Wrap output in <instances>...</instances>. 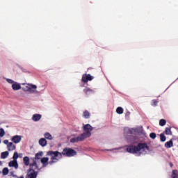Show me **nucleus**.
Listing matches in <instances>:
<instances>
[{
  "label": "nucleus",
  "mask_w": 178,
  "mask_h": 178,
  "mask_svg": "<svg viewBox=\"0 0 178 178\" xmlns=\"http://www.w3.org/2000/svg\"><path fill=\"white\" fill-rule=\"evenodd\" d=\"M91 80H94V76L90 74H85L82 76L81 81L83 83H88V81H91Z\"/></svg>",
  "instance_id": "obj_5"
},
{
  "label": "nucleus",
  "mask_w": 178,
  "mask_h": 178,
  "mask_svg": "<svg viewBox=\"0 0 178 178\" xmlns=\"http://www.w3.org/2000/svg\"><path fill=\"white\" fill-rule=\"evenodd\" d=\"M94 130V127H92L90 124H83V131L84 133L81 134L84 138H88L91 137V132Z\"/></svg>",
  "instance_id": "obj_3"
},
{
  "label": "nucleus",
  "mask_w": 178,
  "mask_h": 178,
  "mask_svg": "<svg viewBox=\"0 0 178 178\" xmlns=\"http://www.w3.org/2000/svg\"><path fill=\"white\" fill-rule=\"evenodd\" d=\"M10 175H13V172H10Z\"/></svg>",
  "instance_id": "obj_38"
},
{
  "label": "nucleus",
  "mask_w": 178,
  "mask_h": 178,
  "mask_svg": "<svg viewBox=\"0 0 178 178\" xmlns=\"http://www.w3.org/2000/svg\"><path fill=\"white\" fill-rule=\"evenodd\" d=\"M6 81L9 83V84H13L15 81L10 79H7Z\"/></svg>",
  "instance_id": "obj_33"
},
{
  "label": "nucleus",
  "mask_w": 178,
  "mask_h": 178,
  "mask_svg": "<svg viewBox=\"0 0 178 178\" xmlns=\"http://www.w3.org/2000/svg\"><path fill=\"white\" fill-rule=\"evenodd\" d=\"M159 124H160V126H161V127L165 126V124H166V120H165V119H161V120H160V121H159Z\"/></svg>",
  "instance_id": "obj_29"
},
{
  "label": "nucleus",
  "mask_w": 178,
  "mask_h": 178,
  "mask_svg": "<svg viewBox=\"0 0 178 178\" xmlns=\"http://www.w3.org/2000/svg\"><path fill=\"white\" fill-rule=\"evenodd\" d=\"M83 118H85V119H90V112H88V111H83Z\"/></svg>",
  "instance_id": "obj_22"
},
{
  "label": "nucleus",
  "mask_w": 178,
  "mask_h": 178,
  "mask_svg": "<svg viewBox=\"0 0 178 178\" xmlns=\"http://www.w3.org/2000/svg\"><path fill=\"white\" fill-rule=\"evenodd\" d=\"M141 149H147V151H149V146L144 143H138L137 146L131 145L127 147V152H129V154H138Z\"/></svg>",
  "instance_id": "obj_1"
},
{
  "label": "nucleus",
  "mask_w": 178,
  "mask_h": 178,
  "mask_svg": "<svg viewBox=\"0 0 178 178\" xmlns=\"http://www.w3.org/2000/svg\"><path fill=\"white\" fill-rule=\"evenodd\" d=\"M170 168H173V163H170Z\"/></svg>",
  "instance_id": "obj_37"
},
{
  "label": "nucleus",
  "mask_w": 178,
  "mask_h": 178,
  "mask_svg": "<svg viewBox=\"0 0 178 178\" xmlns=\"http://www.w3.org/2000/svg\"><path fill=\"white\" fill-rule=\"evenodd\" d=\"M1 156L2 159H5L6 158H8V156H9V152H2Z\"/></svg>",
  "instance_id": "obj_26"
},
{
  "label": "nucleus",
  "mask_w": 178,
  "mask_h": 178,
  "mask_svg": "<svg viewBox=\"0 0 178 178\" xmlns=\"http://www.w3.org/2000/svg\"><path fill=\"white\" fill-rule=\"evenodd\" d=\"M160 140L161 143H165L166 141V136H165V134H160Z\"/></svg>",
  "instance_id": "obj_25"
},
{
  "label": "nucleus",
  "mask_w": 178,
  "mask_h": 178,
  "mask_svg": "<svg viewBox=\"0 0 178 178\" xmlns=\"http://www.w3.org/2000/svg\"><path fill=\"white\" fill-rule=\"evenodd\" d=\"M22 72H24V73H30V72H28L27 70L24 69V68H21Z\"/></svg>",
  "instance_id": "obj_36"
},
{
  "label": "nucleus",
  "mask_w": 178,
  "mask_h": 178,
  "mask_svg": "<svg viewBox=\"0 0 178 178\" xmlns=\"http://www.w3.org/2000/svg\"><path fill=\"white\" fill-rule=\"evenodd\" d=\"M29 166L30 168L28 169V170H31V171L35 172V170L38 169V165H37V161H35V160H33V163H31Z\"/></svg>",
  "instance_id": "obj_10"
},
{
  "label": "nucleus",
  "mask_w": 178,
  "mask_h": 178,
  "mask_svg": "<svg viewBox=\"0 0 178 178\" xmlns=\"http://www.w3.org/2000/svg\"><path fill=\"white\" fill-rule=\"evenodd\" d=\"M49 158L48 157H43L41 159L40 162L42 164L43 168H47L48 165H49Z\"/></svg>",
  "instance_id": "obj_9"
},
{
  "label": "nucleus",
  "mask_w": 178,
  "mask_h": 178,
  "mask_svg": "<svg viewBox=\"0 0 178 178\" xmlns=\"http://www.w3.org/2000/svg\"><path fill=\"white\" fill-rule=\"evenodd\" d=\"M19 178H24V177H20Z\"/></svg>",
  "instance_id": "obj_39"
},
{
  "label": "nucleus",
  "mask_w": 178,
  "mask_h": 178,
  "mask_svg": "<svg viewBox=\"0 0 178 178\" xmlns=\"http://www.w3.org/2000/svg\"><path fill=\"white\" fill-rule=\"evenodd\" d=\"M150 138H152V140H155L156 138V134L152 132L149 134Z\"/></svg>",
  "instance_id": "obj_31"
},
{
  "label": "nucleus",
  "mask_w": 178,
  "mask_h": 178,
  "mask_svg": "<svg viewBox=\"0 0 178 178\" xmlns=\"http://www.w3.org/2000/svg\"><path fill=\"white\" fill-rule=\"evenodd\" d=\"M8 151H15L16 149V145L13 144V143L10 142L7 146Z\"/></svg>",
  "instance_id": "obj_15"
},
{
  "label": "nucleus",
  "mask_w": 178,
  "mask_h": 178,
  "mask_svg": "<svg viewBox=\"0 0 178 178\" xmlns=\"http://www.w3.org/2000/svg\"><path fill=\"white\" fill-rule=\"evenodd\" d=\"M84 140H86V138H84V136L82 134H81L78 137L71 138L70 143H79L80 141H84Z\"/></svg>",
  "instance_id": "obj_7"
},
{
  "label": "nucleus",
  "mask_w": 178,
  "mask_h": 178,
  "mask_svg": "<svg viewBox=\"0 0 178 178\" xmlns=\"http://www.w3.org/2000/svg\"><path fill=\"white\" fill-rule=\"evenodd\" d=\"M0 136H1V129H0Z\"/></svg>",
  "instance_id": "obj_40"
},
{
  "label": "nucleus",
  "mask_w": 178,
  "mask_h": 178,
  "mask_svg": "<svg viewBox=\"0 0 178 178\" xmlns=\"http://www.w3.org/2000/svg\"><path fill=\"white\" fill-rule=\"evenodd\" d=\"M44 155L43 152H39L35 155V159H41L42 158V156Z\"/></svg>",
  "instance_id": "obj_21"
},
{
  "label": "nucleus",
  "mask_w": 178,
  "mask_h": 178,
  "mask_svg": "<svg viewBox=\"0 0 178 178\" xmlns=\"http://www.w3.org/2000/svg\"><path fill=\"white\" fill-rule=\"evenodd\" d=\"M13 161H17V158H19V154L17 153V152H15L13 154Z\"/></svg>",
  "instance_id": "obj_32"
},
{
  "label": "nucleus",
  "mask_w": 178,
  "mask_h": 178,
  "mask_svg": "<svg viewBox=\"0 0 178 178\" xmlns=\"http://www.w3.org/2000/svg\"><path fill=\"white\" fill-rule=\"evenodd\" d=\"M47 144V139L42 138L39 140V145L41 147H46Z\"/></svg>",
  "instance_id": "obj_16"
},
{
  "label": "nucleus",
  "mask_w": 178,
  "mask_h": 178,
  "mask_svg": "<svg viewBox=\"0 0 178 178\" xmlns=\"http://www.w3.org/2000/svg\"><path fill=\"white\" fill-rule=\"evenodd\" d=\"M23 162L25 166H29V165H30V158H29V156L24 157Z\"/></svg>",
  "instance_id": "obj_19"
},
{
  "label": "nucleus",
  "mask_w": 178,
  "mask_h": 178,
  "mask_svg": "<svg viewBox=\"0 0 178 178\" xmlns=\"http://www.w3.org/2000/svg\"><path fill=\"white\" fill-rule=\"evenodd\" d=\"M163 134H165L166 136H172V130L170 128L166 127L165 131Z\"/></svg>",
  "instance_id": "obj_20"
},
{
  "label": "nucleus",
  "mask_w": 178,
  "mask_h": 178,
  "mask_svg": "<svg viewBox=\"0 0 178 178\" xmlns=\"http://www.w3.org/2000/svg\"><path fill=\"white\" fill-rule=\"evenodd\" d=\"M165 148H172L173 147V140H170L165 143Z\"/></svg>",
  "instance_id": "obj_18"
},
{
  "label": "nucleus",
  "mask_w": 178,
  "mask_h": 178,
  "mask_svg": "<svg viewBox=\"0 0 178 178\" xmlns=\"http://www.w3.org/2000/svg\"><path fill=\"white\" fill-rule=\"evenodd\" d=\"M11 140L14 143V144H19V143L22 141V136L19 135H15L12 137Z\"/></svg>",
  "instance_id": "obj_11"
},
{
  "label": "nucleus",
  "mask_w": 178,
  "mask_h": 178,
  "mask_svg": "<svg viewBox=\"0 0 178 178\" xmlns=\"http://www.w3.org/2000/svg\"><path fill=\"white\" fill-rule=\"evenodd\" d=\"M41 117L42 116L40 114H34L32 117V120L33 122H38V120H40Z\"/></svg>",
  "instance_id": "obj_17"
},
{
  "label": "nucleus",
  "mask_w": 178,
  "mask_h": 178,
  "mask_svg": "<svg viewBox=\"0 0 178 178\" xmlns=\"http://www.w3.org/2000/svg\"><path fill=\"white\" fill-rule=\"evenodd\" d=\"M3 136H5V131L3 130V129H1V137H3Z\"/></svg>",
  "instance_id": "obj_34"
},
{
  "label": "nucleus",
  "mask_w": 178,
  "mask_h": 178,
  "mask_svg": "<svg viewBox=\"0 0 178 178\" xmlns=\"http://www.w3.org/2000/svg\"><path fill=\"white\" fill-rule=\"evenodd\" d=\"M83 92L85 93V95L86 97H88L90 95H92V94H94V90L90 89V88H86L85 89H83Z\"/></svg>",
  "instance_id": "obj_13"
},
{
  "label": "nucleus",
  "mask_w": 178,
  "mask_h": 178,
  "mask_svg": "<svg viewBox=\"0 0 178 178\" xmlns=\"http://www.w3.org/2000/svg\"><path fill=\"white\" fill-rule=\"evenodd\" d=\"M47 156H50V161L49 163L50 165H54V163L59 162V159H58V156H60V158H62V153L58 151L50 150L47 152Z\"/></svg>",
  "instance_id": "obj_2"
},
{
  "label": "nucleus",
  "mask_w": 178,
  "mask_h": 178,
  "mask_svg": "<svg viewBox=\"0 0 178 178\" xmlns=\"http://www.w3.org/2000/svg\"><path fill=\"white\" fill-rule=\"evenodd\" d=\"M37 176H38V172L37 171L28 170L26 178H37Z\"/></svg>",
  "instance_id": "obj_6"
},
{
  "label": "nucleus",
  "mask_w": 178,
  "mask_h": 178,
  "mask_svg": "<svg viewBox=\"0 0 178 178\" xmlns=\"http://www.w3.org/2000/svg\"><path fill=\"white\" fill-rule=\"evenodd\" d=\"M116 112L118 113V115H122V113H123V108L118 107L116 109Z\"/></svg>",
  "instance_id": "obj_28"
},
{
  "label": "nucleus",
  "mask_w": 178,
  "mask_h": 178,
  "mask_svg": "<svg viewBox=\"0 0 178 178\" xmlns=\"http://www.w3.org/2000/svg\"><path fill=\"white\" fill-rule=\"evenodd\" d=\"M3 143L6 144V145H7V147H8V145H9V140H3Z\"/></svg>",
  "instance_id": "obj_35"
},
{
  "label": "nucleus",
  "mask_w": 178,
  "mask_h": 178,
  "mask_svg": "<svg viewBox=\"0 0 178 178\" xmlns=\"http://www.w3.org/2000/svg\"><path fill=\"white\" fill-rule=\"evenodd\" d=\"M158 102H159L158 100L153 99L152 101V106H156L158 105Z\"/></svg>",
  "instance_id": "obj_30"
},
{
  "label": "nucleus",
  "mask_w": 178,
  "mask_h": 178,
  "mask_svg": "<svg viewBox=\"0 0 178 178\" xmlns=\"http://www.w3.org/2000/svg\"><path fill=\"white\" fill-rule=\"evenodd\" d=\"M61 154L63 155L64 156L72 157L74 156V155H76L77 152H76V150L72 148L65 147L63 149V152H61Z\"/></svg>",
  "instance_id": "obj_4"
},
{
  "label": "nucleus",
  "mask_w": 178,
  "mask_h": 178,
  "mask_svg": "<svg viewBox=\"0 0 178 178\" xmlns=\"http://www.w3.org/2000/svg\"><path fill=\"white\" fill-rule=\"evenodd\" d=\"M12 88L13 90H14V91H17L18 90H20V88H22V86L18 83L14 82L12 85Z\"/></svg>",
  "instance_id": "obj_14"
},
{
  "label": "nucleus",
  "mask_w": 178,
  "mask_h": 178,
  "mask_svg": "<svg viewBox=\"0 0 178 178\" xmlns=\"http://www.w3.org/2000/svg\"><path fill=\"white\" fill-rule=\"evenodd\" d=\"M24 90V91H29V92H35V90H37V86L29 84V87L26 86Z\"/></svg>",
  "instance_id": "obj_8"
},
{
  "label": "nucleus",
  "mask_w": 178,
  "mask_h": 178,
  "mask_svg": "<svg viewBox=\"0 0 178 178\" xmlns=\"http://www.w3.org/2000/svg\"><path fill=\"white\" fill-rule=\"evenodd\" d=\"M171 178H178V170H172Z\"/></svg>",
  "instance_id": "obj_23"
},
{
  "label": "nucleus",
  "mask_w": 178,
  "mask_h": 178,
  "mask_svg": "<svg viewBox=\"0 0 178 178\" xmlns=\"http://www.w3.org/2000/svg\"><path fill=\"white\" fill-rule=\"evenodd\" d=\"M44 138H46V140H52V135H51L49 132H46L44 134Z\"/></svg>",
  "instance_id": "obj_24"
},
{
  "label": "nucleus",
  "mask_w": 178,
  "mask_h": 178,
  "mask_svg": "<svg viewBox=\"0 0 178 178\" xmlns=\"http://www.w3.org/2000/svg\"><path fill=\"white\" fill-rule=\"evenodd\" d=\"M8 166H10V168H15V169H18L19 164L17 163V160L10 161L8 163Z\"/></svg>",
  "instance_id": "obj_12"
},
{
  "label": "nucleus",
  "mask_w": 178,
  "mask_h": 178,
  "mask_svg": "<svg viewBox=\"0 0 178 178\" xmlns=\"http://www.w3.org/2000/svg\"><path fill=\"white\" fill-rule=\"evenodd\" d=\"M8 173L9 170L8 169V168H4L2 170V174L3 175V176H6Z\"/></svg>",
  "instance_id": "obj_27"
}]
</instances>
